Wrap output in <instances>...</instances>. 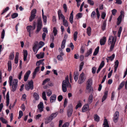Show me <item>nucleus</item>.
Here are the masks:
<instances>
[{"label":"nucleus","instance_id":"f257e3e1","mask_svg":"<svg viewBox=\"0 0 127 127\" xmlns=\"http://www.w3.org/2000/svg\"><path fill=\"white\" fill-rule=\"evenodd\" d=\"M9 83L12 91L14 92L16 91L18 87V81L17 79H14L12 76H10L9 78Z\"/></svg>","mask_w":127,"mask_h":127},{"label":"nucleus","instance_id":"f03ea898","mask_svg":"<svg viewBox=\"0 0 127 127\" xmlns=\"http://www.w3.org/2000/svg\"><path fill=\"white\" fill-rule=\"evenodd\" d=\"M67 87L71 88V85L69 81V77L68 75L66 76L65 80L63 81L62 83V91L64 92H66Z\"/></svg>","mask_w":127,"mask_h":127},{"label":"nucleus","instance_id":"7ed1b4c3","mask_svg":"<svg viewBox=\"0 0 127 127\" xmlns=\"http://www.w3.org/2000/svg\"><path fill=\"white\" fill-rule=\"evenodd\" d=\"M116 41V39L112 35L110 36L108 42V45H111L110 48V51H112L114 49Z\"/></svg>","mask_w":127,"mask_h":127},{"label":"nucleus","instance_id":"20e7f679","mask_svg":"<svg viewBox=\"0 0 127 127\" xmlns=\"http://www.w3.org/2000/svg\"><path fill=\"white\" fill-rule=\"evenodd\" d=\"M26 90L28 91L30 89L32 90L33 88V82L32 80H31L28 83V84H26L25 86Z\"/></svg>","mask_w":127,"mask_h":127},{"label":"nucleus","instance_id":"39448f33","mask_svg":"<svg viewBox=\"0 0 127 127\" xmlns=\"http://www.w3.org/2000/svg\"><path fill=\"white\" fill-rule=\"evenodd\" d=\"M92 83V79L91 78L88 79L86 82L87 85L86 86V89L87 90H89L90 91L92 90L91 86Z\"/></svg>","mask_w":127,"mask_h":127},{"label":"nucleus","instance_id":"423d86ee","mask_svg":"<svg viewBox=\"0 0 127 127\" xmlns=\"http://www.w3.org/2000/svg\"><path fill=\"white\" fill-rule=\"evenodd\" d=\"M36 10L35 9H33L31 13V16L29 17V20L30 22H32L34 19L36 15L35 14L36 13Z\"/></svg>","mask_w":127,"mask_h":127},{"label":"nucleus","instance_id":"0eeeda50","mask_svg":"<svg viewBox=\"0 0 127 127\" xmlns=\"http://www.w3.org/2000/svg\"><path fill=\"white\" fill-rule=\"evenodd\" d=\"M85 80L84 73L82 72L80 75L78 82V84H81L84 82Z\"/></svg>","mask_w":127,"mask_h":127},{"label":"nucleus","instance_id":"6e6552de","mask_svg":"<svg viewBox=\"0 0 127 127\" xmlns=\"http://www.w3.org/2000/svg\"><path fill=\"white\" fill-rule=\"evenodd\" d=\"M58 15L59 20L61 19L62 21L65 19V17L62 13L61 11L60 10L58 11Z\"/></svg>","mask_w":127,"mask_h":127},{"label":"nucleus","instance_id":"1a4fd4ad","mask_svg":"<svg viewBox=\"0 0 127 127\" xmlns=\"http://www.w3.org/2000/svg\"><path fill=\"white\" fill-rule=\"evenodd\" d=\"M73 112V108L72 107L69 108L67 111V115L68 117H70L71 116Z\"/></svg>","mask_w":127,"mask_h":127},{"label":"nucleus","instance_id":"9d476101","mask_svg":"<svg viewBox=\"0 0 127 127\" xmlns=\"http://www.w3.org/2000/svg\"><path fill=\"white\" fill-rule=\"evenodd\" d=\"M37 107L40 112H41L43 111L44 106L43 103L42 102H40L39 104L38 105Z\"/></svg>","mask_w":127,"mask_h":127},{"label":"nucleus","instance_id":"9b49d317","mask_svg":"<svg viewBox=\"0 0 127 127\" xmlns=\"http://www.w3.org/2000/svg\"><path fill=\"white\" fill-rule=\"evenodd\" d=\"M89 105L88 104H85L82 108V111L85 112L87 111L89 108Z\"/></svg>","mask_w":127,"mask_h":127},{"label":"nucleus","instance_id":"f8f14e48","mask_svg":"<svg viewBox=\"0 0 127 127\" xmlns=\"http://www.w3.org/2000/svg\"><path fill=\"white\" fill-rule=\"evenodd\" d=\"M106 41V38L105 36L103 37L102 38L100 39V44L101 45H104L105 44Z\"/></svg>","mask_w":127,"mask_h":127},{"label":"nucleus","instance_id":"ddd939ff","mask_svg":"<svg viewBox=\"0 0 127 127\" xmlns=\"http://www.w3.org/2000/svg\"><path fill=\"white\" fill-rule=\"evenodd\" d=\"M56 96L55 95H52L50 98V102L51 103H52L55 102L56 99Z\"/></svg>","mask_w":127,"mask_h":127},{"label":"nucleus","instance_id":"4468645a","mask_svg":"<svg viewBox=\"0 0 127 127\" xmlns=\"http://www.w3.org/2000/svg\"><path fill=\"white\" fill-rule=\"evenodd\" d=\"M92 48H90L89 50L87 51V52L85 54V57H88L90 54H92Z\"/></svg>","mask_w":127,"mask_h":127},{"label":"nucleus","instance_id":"2eb2a0df","mask_svg":"<svg viewBox=\"0 0 127 127\" xmlns=\"http://www.w3.org/2000/svg\"><path fill=\"white\" fill-rule=\"evenodd\" d=\"M108 91H105L104 92V94L103 96L102 100V102H103L107 98L108 95Z\"/></svg>","mask_w":127,"mask_h":127},{"label":"nucleus","instance_id":"dca6fc26","mask_svg":"<svg viewBox=\"0 0 127 127\" xmlns=\"http://www.w3.org/2000/svg\"><path fill=\"white\" fill-rule=\"evenodd\" d=\"M93 95L91 94L89 95L88 99V103L89 104H91L93 101Z\"/></svg>","mask_w":127,"mask_h":127},{"label":"nucleus","instance_id":"f3484780","mask_svg":"<svg viewBox=\"0 0 127 127\" xmlns=\"http://www.w3.org/2000/svg\"><path fill=\"white\" fill-rule=\"evenodd\" d=\"M23 60L24 61H25L27 60V58L28 55V53L27 50H23Z\"/></svg>","mask_w":127,"mask_h":127},{"label":"nucleus","instance_id":"a211bd4d","mask_svg":"<svg viewBox=\"0 0 127 127\" xmlns=\"http://www.w3.org/2000/svg\"><path fill=\"white\" fill-rule=\"evenodd\" d=\"M106 21H104L102 23V24L101 26V28L103 31L105 30L106 29Z\"/></svg>","mask_w":127,"mask_h":127},{"label":"nucleus","instance_id":"6ab92c4d","mask_svg":"<svg viewBox=\"0 0 127 127\" xmlns=\"http://www.w3.org/2000/svg\"><path fill=\"white\" fill-rule=\"evenodd\" d=\"M58 114V113L57 112L53 113L49 116V117L50 118H51V120H52L57 116Z\"/></svg>","mask_w":127,"mask_h":127},{"label":"nucleus","instance_id":"aec40b11","mask_svg":"<svg viewBox=\"0 0 127 127\" xmlns=\"http://www.w3.org/2000/svg\"><path fill=\"white\" fill-rule=\"evenodd\" d=\"M99 48V47L98 46L95 49L93 55V56H95L97 55L98 52Z\"/></svg>","mask_w":127,"mask_h":127},{"label":"nucleus","instance_id":"412c9836","mask_svg":"<svg viewBox=\"0 0 127 127\" xmlns=\"http://www.w3.org/2000/svg\"><path fill=\"white\" fill-rule=\"evenodd\" d=\"M94 117L95 121L98 122L99 121L100 117L97 114H95Z\"/></svg>","mask_w":127,"mask_h":127},{"label":"nucleus","instance_id":"4be33fe9","mask_svg":"<svg viewBox=\"0 0 127 127\" xmlns=\"http://www.w3.org/2000/svg\"><path fill=\"white\" fill-rule=\"evenodd\" d=\"M104 126L105 127H109L107 121L106 119H105L104 120V122L103 124V126Z\"/></svg>","mask_w":127,"mask_h":127},{"label":"nucleus","instance_id":"5701e85b","mask_svg":"<svg viewBox=\"0 0 127 127\" xmlns=\"http://www.w3.org/2000/svg\"><path fill=\"white\" fill-rule=\"evenodd\" d=\"M26 29L28 32H31L32 30L33 31V27L31 25L28 26H27Z\"/></svg>","mask_w":127,"mask_h":127},{"label":"nucleus","instance_id":"b1692460","mask_svg":"<svg viewBox=\"0 0 127 127\" xmlns=\"http://www.w3.org/2000/svg\"><path fill=\"white\" fill-rule=\"evenodd\" d=\"M35 99L36 100H38L39 98V96L36 93H34L33 95Z\"/></svg>","mask_w":127,"mask_h":127},{"label":"nucleus","instance_id":"393cba45","mask_svg":"<svg viewBox=\"0 0 127 127\" xmlns=\"http://www.w3.org/2000/svg\"><path fill=\"white\" fill-rule=\"evenodd\" d=\"M122 18L121 16H119L117 19V25H119L120 24L122 21Z\"/></svg>","mask_w":127,"mask_h":127},{"label":"nucleus","instance_id":"a878e982","mask_svg":"<svg viewBox=\"0 0 127 127\" xmlns=\"http://www.w3.org/2000/svg\"><path fill=\"white\" fill-rule=\"evenodd\" d=\"M37 25L41 26H42V22L41 19L40 18H39L38 19Z\"/></svg>","mask_w":127,"mask_h":127},{"label":"nucleus","instance_id":"bb28decb","mask_svg":"<svg viewBox=\"0 0 127 127\" xmlns=\"http://www.w3.org/2000/svg\"><path fill=\"white\" fill-rule=\"evenodd\" d=\"M14 52H11L9 56V59L11 60H13L14 58Z\"/></svg>","mask_w":127,"mask_h":127},{"label":"nucleus","instance_id":"cd10ccee","mask_svg":"<svg viewBox=\"0 0 127 127\" xmlns=\"http://www.w3.org/2000/svg\"><path fill=\"white\" fill-rule=\"evenodd\" d=\"M52 120L51 118L49 117L48 118L46 119L45 120V124H47L50 122Z\"/></svg>","mask_w":127,"mask_h":127},{"label":"nucleus","instance_id":"c85d7f7f","mask_svg":"<svg viewBox=\"0 0 127 127\" xmlns=\"http://www.w3.org/2000/svg\"><path fill=\"white\" fill-rule=\"evenodd\" d=\"M87 33L89 36H90L91 34V28L90 27L87 29Z\"/></svg>","mask_w":127,"mask_h":127},{"label":"nucleus","instance_id":"c756f323","mask_svg":"<svg viewBox=\"0 0 127 127\" xmlns=\"http://www.w3.org/2000/svg\"><path fill=\"white\" fill-rule=\"evenodd\" d=\"M0 120L3 124H6L7 123V121L3 117H0Z\"/></svg>","mask_w":127,"mask_h":127},{"label":"nucleus","instance_id":"7c9ffc66","mask_svg":"<svg viewBox=\"0 0 127 127\" xmlns=\"http://www.w3.org/2000/svg\"><path fill=\"white\" fill-rule=\"evenodd\" d=\"M63 25L66 27H68V23L67 21L65 20V19L63 20Z\"/></svg>","mask_w":127,"mask_h":127},{"label":"nucleus","instance_id":"2f4dec72","mask_svg":"<svg viewBox=\"0 0 127 127\" xmlns=\"http://www.w3.org/2000/svg\"><path fill=\"white\" fill-rule=\"evenodd\" d=\"M125 84V82H122L120 84L119 86V87L118 88V90H120L121 89H122V87H123L124 85Z\"/></svg>","mask_w":127,"mask_h":127},{"label":"nucleus","instance_id":"473e14b6","mask_svg":"<svg viewBox=\"0 0 127 127\" xmlns=\"http://www.w3.org/2000/svg\"><path fill=\"white\" fill-rule=\"evenodd\" d=\"M91 18L93 19H94L95 18L96 16V13L95 11H93L91 14Z\"/></svg>","mask_w":127,"mask_h":127},{"label":"nucleus","instance_id":"72a5a7b5","mask_svg":"<svg viewBox=\"0 0 127 127\" xmlns=\"http://www.w3.org/2000/svg\"><path fill=\"white\" fill-rule=\"evenodd\" d=\"M78 34V32L76 31L74 32L73 34V39L74 40L76 41L77 40V35Z\"/></svg>","mask_w":127,"mask_h":127},{"label":"nucleus","instance_id":"f704fd0d","mask_svg":"<svg viewBox=\"0 0 127 127\" xmlns=\"http://www.w3.org/2000/svg\"><path fill=\"white\" fill-rule=\"evenodd\" d=\"M42 16L43 22L44 23H45V24H44V25H45L46 24V23L47 22V17L45 15H42Z\"/></svg>","mask_w":127,"mask_h":127},{"label":"nucleus","instance_id":"c9c22d12","mask_svg":"<svg viewBox=\"0 0 127 127\" xmlns=\"http://www.w3.org/2000/svg\"><path fill=\"white\" fill-rule=\"evenodd\" d=\"M46 93L47 95L48 96H50L52 94L51 91L50 90H46Z\"/></svg>","mask_w":127,"mask_h":127},{"label":"nucleus","instance_id":"e433bc0d","mask_svg":"<svg viewBox=\"0 0 127 127\" xmlns=\"http://www.w3.org/2000/svg\"><path fill=\"white\" fill-rule=\"evenodd\" d=\"M115 57V55L114 54H113L111 56L109 57H107V58H109V60L112 61L113 59H114Z\"/></svg>","mask_w":127,"mask_h":127},{"label":"nucleus","instance_id":"4c0bfd02","mask_svg":"<svg viewBox=\"0 0 127 127\" xmlns=\"http://www.w3.org/2000/svg\"><path fill=\"white\" fill-rule=\"evenodd\" d=\"M42 98L44 100H47L45 92L44 91L42 93Z\"/></svg>","mask_w":127,"mask_h":127},{"label":"nucleus","instance_id":"58836bf2","mask_svg":"<svg viewBox=\"0 0 127 127\" xmlns=\"http://www.w3.org/2000/svg\"><path fill=\"white\" fill-rule=\"evenodd\" d=\"M96 15H97V19H99V18L100 17V14L99 13V12L98 10V8H97L96 9Z\"/></svg>","mask_w":127,"mask_h":127},{"label":"nucleus","instance_id":"ea45409f","mask_svg":"<svg viewBox=\"0 0 127 127\" xmlns=\"http://www.w3.org/2000/svg\"><path fill=\"white\" fill-rule=\"evenodd\" d=\"M50 80V79L49 78H48L45 79L43 81L42 85H45L47 82H48Z\"/></svg>","mask_w":127,"mask_h":127},{"label":"nucleus","instance_id":"a19ab883","mask_svg":"<svg viewBox=\"0 0 127 127\" xmlns=\"http://www.w3.org/2000/svg\"><path fill=\"white\" fill-rule=\"evenodd\" d=\"M18 14L17 13H14L11 15V17L12 18L14 19L15 18H16L18 16Z\"/></svg>","mask_w":127,"mask_h":127},{"label":"nucleus","instance_id":"79ce46f5","mask_svg":"<svg viewBox=\"0 0 127 127\" xmlns=\"http://www.w3.org/2000/svg\"><path fill=\"white\" fill-rule=\"evenodd\" d=\"M23 115V113L22 111L21 110L19 112V116L18 117V119H20L21 118Z\"/></svg>","mask_w":127,"mask_h":127},{"label":"nucleus","instance_id":"37998d69","mask_svg":"<svg viewBox=\"0 0 127 127\" xmlns=\"http://www.w3.org/2000/svg\"><path fill=\"white\" fill-rule=\"evenodd\" d=\"M82 14L81 13H79L76 15V17L77 19H78L82 17Z\"/></svg>","mask_w":127,"mask_h":127},{"label":"nucleus","instance_id":"c03bdc74","mask_svg":"<svg viewBox=\"0 0 127 127\" xmlns=\"http://www.w3.org/2000/svg\"><path fill=\"white\" fill-rule=\"evenodd\" d=\"M115 93L114 91H113L112 93L111 98V100L112 101L114 99V98L115 97Z\"/></svg>","mask_w":127,"mask_h":127},{"label":"nucleus","instance_id":"a18cd8bd","mask_svg":"<svg viewBox=\"0 0 127 127\" xmlns=\"http://www.w3.org/2000/svg\"><path fill=\"white\" fill-rule=\"evenodd\" d=\"M42 27V26L37 25V29L36 31L38 32L41 30Z\"/></svg>","mask_w":127,"mask_h":127},{"label":"nucleus","instance_id":"49530a36","mask_svg":"<svg viewBox=\"0 0 127 127\" xmlns=\"http://www.w3.org/2000/svg\"><path fill=\"white\" fill-rule=\"evenodd\" d=\"M88 3L90 4L91 5H93L94 4V1L91 0H88Z\"/></svg>","mask_w":127,"mask_h":127},{"label":"nucleus","instance_id":"de8ad7c7","mask_svg":"<svg viewBox=\"0 0 127 127\" xmlns=\"http://www.w3.org/2000/svg\"><path fill=\"white\" fill-rule=\"evenodd\" d=\"M106 14L104 12H102L101 14V18L103 19H104L105 17Z\"/></svg>","mask_w":127,"mask_h":127},{"label":"nucleus","instance_id":"09e8293b","mask_svg":"<svg viewBox=\"0 0 127 127\" xmlns=\"http://www.w3.org/2000/svg\"><path fill=\"white\" fill-rule=\"evenodd\" d=\"M63 8L65 13L67 11V7L66 5L65 4H64L63 5Z\"/></svg>","mask_w":127,"mask_h":127},{"label":"nucleus","instance_id":"8fccbe9b","mask_svg":"<svg viewBox=\"0 0 127 127\" xmlns=\"http://www.w3.org/2000/svg\"><path fill=\"white\" fill-rule=\"evenodd\" d=\"M119 117H113V121L115 123H117L118 121Z\"/></svg>","mask_w":127,"mask_h":127},{"label":"nucleus","instance_id":"3c124183","mask_svg":"<svg viewBox=\"0 0 127 127\" xmlns=\"http://www.w3.org/2000/svg\"><path fill=\"white\" fill-rule=\"evenodd\" d=\"M69 124L68 122H65L62 126V127H68Z\"/></svg>","mask_w":127,"mask_h":127},{"label":"nucleus","instance_id":"603ef678","mask_svg":"<svg viewBox=\"0 0 127 127\" xmlns=\"http://www.w3.org/2000/svg\"><path fill=\"white\" fill-rule=\"evenodd\" d=\"M63 99V97L62 95H59L58 97V101L60 102L62 101Z\"/></svg>","mask_w":127,"mask_h":127},{"label":"nucleus","instance_id":"864d4df0","mask_svg":"<svg viewBox=\"0 0 127 127\" xmlns=\"http://www.w3.org/2000/svg\"><path fill=\"white\" fill-rule=\"evenodd\" d=\"M17 102V99H16L15 101H14L13 105H12V106L11 107V105H10L9 106V108L11 109V108H13L14 106L15 105Z\"/></svg>","mask_w":127,"mask_h":127},{"label":"nucleus","instance_id":"5fc2aeb1","mask_svg":"<svg viewBox=\"0 0 127 127\" xmlns=\"http://www.w3.org/2000/svg\"><path fill=\"white\" fill-rule=\"evenodd\" d=\"M82 104L81 102H79L78 103L77 105H76V109H77L79 107H80L82 106Z\"/></svg>","mask_w":127,"mask_h":127},{"label":"nucleus","instance_id":"6e6d98bb","mask_svg":"<svg viewBox=\"0 0 127 127\" xmlns=\"http://www.w3.org/2000/svg\"><path fill=\"white\" fill-rule=\"evenodd\" d=\"M105 64L104 61H102L99 67L102 68L104 65Z\"/></svg>","mask_w":127,"mask_h":127},{"label":"nucleus","instance_id":"4d7b16f0","mask_svg":"<svg viewBox=\"0 0 127 127\" xmlns=\"http://www.w3.org/2000/svg\"><path fill=\"white\" fill-rule=\"evenodd\" d=\"M44 44V43L42 41H40L39 43V45H40V46H39V48H40L42 47Z\"/></svg>","mask_w":127,"mask_h":127},{"label":"nucleus","instance_id":"13d9d810","mask_svg":"<svg viewBox=\"0 0 127 127\" xmlns=\"http://www.w3.org/2000/svg\"><path fill=\"white\" fill-rule=\"evenodd\" d=\"M67 102V99L66 98H65L64 99V108L66 106Z\"/></svg>","mask_w":127,"mask_h":127},{"label":"nucleus","instance_id":"bf43d9fd","mask_svg":"<svg viewBox=\"0 0 127 127\" xmlns=\"http://www.w3.org/2000/svg\"><path fill=\"white\" fill-rule=\"evenodd\" d=\"M57 58L59 61H62L63 60V57L60 55H58L57 56Z\"/></svg>","mask_w":127,"mask_h":127},{"label":"nucleus","instance_id":"052dcab7","mask_svg":"<svg viewBox=\"0 0 127 127\" xmlns=\"http://www.w3.org/2000/svg\"><path fill=\"white\" fill-rule=\"evenodd\" d=\"M117 12V10L115 9H114L112 10V13L113 14L114 16L116 15V13Z\"/></svg>","mask_w":127,"mask_h":127},{"label":"nucleus","instance_id":"680f3d73","mask_svg":"<svg viewBox=\"0 0 127 127\" xmlns=\"http://www.w3.org/2000/svg\"><path fill=\"white\" fill-rule=\"evenodd\" d=\"M120 15L119 16H121V17L122 18V17H124L125 15H124V12L123 11L121 10L120 12Z\"/></svg>","mask_w":127,"mask_h":127},{"label":"nucleus","instance_id":"e2e57ef3","mask_svg":"<svg viewBox=\"0 0 127 127\" xmlns=\"http://www.w3.org/2000/svg\"><path fill=\"white\" fill-rule=\"evenodd\" d=\"M5 34V31L4 29L2 30L1 33V38L3 39L4 37V35Z\"/></svg>","mask_w":127,"mask_h":127},{"label":"nucleus","instance_id":"0e129e2a","mask_svg":"<svg viewBox=\"0 0 127 127\" xmlns=\"http://www.w3.org/2000/svg\"><path fill=\"white\" fill-rule=\"evenodd\" d=\"M119 112L118 111H116L114 114L113 117H119Z\"/></svg>","mask_w":127,"mask_h":127},{"label":"nucleus","instance_id":"69168bd1","mask_svg":"<svg viewBox=\"0 0 127 127\" xmlns=\"http://www.w3.org/2000/svg\"><path fill=\"white\" fill-rule=\"evenodd\" d=\"M83 65L84 63L82 62V63H81L80 66V68L79 70V71H80L82 69L83 67Z\"/></svg>","mask_w":127,"mask_h":127},{"label":"nucleus","instance_id":"338daca9","mask_svg":"<svg viewBox=\"0 0 127 127\" xmlns=\"http://www.w3.org/2000/svg\"><path fill=\"white\" fill-rule=\"evenodd\" d=\"M29 76L25 74L24 76V80L26 82L27 81Z\"/></svg>","mask_w":127,"mask_h":127},{"label":"nucleus","instance_id":"774afa93","mask_svg":"<svg viewBox=\"0 0 127 127\" xmlns=\"http://www.w3.org/2000/svg\"><path fill=\"white\" fill-rule=\"evenodd\" d=\"M96 68L95 67H94L92 68V72L94 74L96 72Z\"/></svg>","mask_w":127,"mask_h":127}]
</instances>
